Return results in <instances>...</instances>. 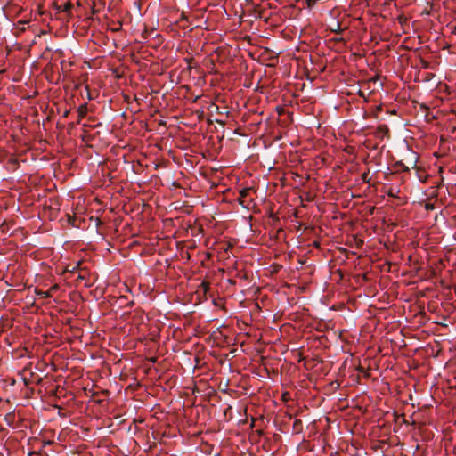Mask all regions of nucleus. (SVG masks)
I'll return each mask as SVG.
<instances>
[{
    "instance_id": "obj_3",
    "label": "nucleus",
    "mask_w": 456,
    "mask_h": 456,
    "mask_svg": "<svg viewBox=\"0 0 456 456\" xmlns=\"http://www.w3.org/2000/svg\"><path fill=\"white\" fill-rule=\"evenodd\" d=\"M249 191V189H244L240 191V196L241 197H245L247 194H248V191Z\"/></svg>"
},
{
    "instance_id": "obj_2",
    "label": "nucleus",
    "mask_w": 456,
    "mask_h": 456,
    "mask_svg": "<svg viewBox=\"0 0 456 456\" xmlns=\"http://www.w3.org/2000/svg\"><path fill=\"white\" fill-rule=\"evenodd\" d=\"M39 295H41L43 297H50V291L39 292Z\"/></svg>"
},
{
    "instance_id": "obj_1",
    "label": "nucleus",
    "mask_w": 456,
    "mask_h": 456,
    "mask_svg": "<svg viewBox=\"0 0 456 456\" xmlns=\"http://www.w3.org/2000/svg\"><path fill=\"white\" fill-rule=\"evenodd\" d=\"M331 30L334 31V32L340 31V25H339V23L336 22L334 27L331 28Z\"/></svg>"
},
{
    "instance_id": "obj_4",
    "label": "nucleus",
    "mask_w": 456,
    "mask_h": 456,
    "mask_svg": "<svg viewBox=\"0 0 456 456\" xmlns=\"http://www.w3.org/2000/svg\"><path fill=\"white\" fill-rule=\"evenodd\" d=\"M57 288H58V286H57V285H54V286H53V287L50 289V290H55V289H57Z\"/></svg>"
}]
</instances>
